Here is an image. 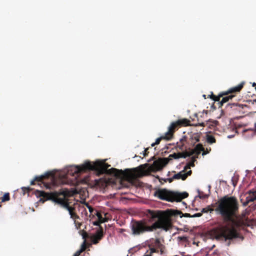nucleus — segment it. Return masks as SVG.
<instances>
[{
	"instance_id": "f257e3e1",
	"label": "nucleus",
	"mask_w": 256,
	"mask_h": 256,
	"mask_svg": "<svg viewBox=\"0 0 256 256\" xmlns=\"http://www.w3.org/2000/svg\"><path fill=\"white\" fill-rule=\"evenodd\" d=\"M216 204L218 206L215 208V211L222 217L225 222H230L232 225L231 228L227 226L220 228L217 232L216 238L224 239L225 241L239 238L240 234L236 228L242 226L243 222L234 218L238 212L239 208L236 198L225 196L219 199Z\"/></svg>"
},
{
	"instance_id": "a18cd8bd",
	"label": "nucleus",
	"mask_w": 256,
	"mask_h": 256,
	"mask_svg": "<svg viewBox=\"0 0 256 256\" xmlns=\"http://www.w3.org/2000/svg\"><path fill=\"white\" fill-rule=\"evenodd\" d=\"M203 96L204 97V98H206V95H205V94H204V95H203Z\"/></svg>"
},
{
	"instance_id": "7c9ffc66",
	"label": "nucleus",
	"mask_w": 256,
	"mask_h": 256,
	"mask_svg": "<svg viewBox=\"0 0 256 256\" xmlns=\"http://www.w3.org/2000/svg\"><path fill=\"white\" fill-rule=\"evenodd\" d=\"M74 224L76 228L78 230L80 228V226L82 225V224L80 222H76V220H74Z\"/></svg>"
},
{
	"instance_id": "0eeeda50",
	"label": "nucleus",
	"mask_w": 256,
	"mask_h": 256,
	"mask_svg": "<svg viewBox=\"0 0 256 256\" xmlns=\"http://www.w3.org/2000/svg\"><path fill=\"white\" fill-rule=\"evenodd\" d=\"M36 182H38L39 185L43 184L46 189L51 188L57 184L55 174L52 172H47L44 175L36 176L31 181L30 184H35Z\"/></svg>"
},
{
	"instance_id": "dca6fc26",
	"label": "nucleus",
	"mask_w": 256,
	"mask_h": 256,
	"mask_svg": "<svg viewBox=\"0 0 256 256\" xmlns=\"http://www.w3.org/2000/svg\"><path fill=\"white\" fill-rule=\"evenodd\" d=\"M103 237L102 230H99L97 232L96 234L94 236L92 242L94 244H96Z\"/></svg>"
},
{
	"instance_id": "ea45409f",
	"label": "nucleus",
	"mask_w": 256,
	"mask_h": 256,
	"mask_svg": "<svg viewBox=\"0 0 256 256\" xmlns=\"http://www.w3.org/2000/svg\"><path fill=\"white\" fill-rule=\"evenodd\" d=\"M174 180V178H173V176L172 178H169L168 179L169 182H172Z\"/></svg>"
},
{
	"instance_id": "e433bc0d",
	"label": "nucleus",
	"mask_w": 256,
	"mask_h": 256,
	"mask_svg": "<svg viewBox=\"0 0 256 256\" xmlns=\"http://www.w3.org/2000/svg\"><path fill=\"white\" fill-rule=\"evenodd\" d=\"M82 252L80 250H78L77 252H76L74 255V256H79Z\"/></svg>"
},
{
	"instance_id": "de8ad7c7",
	"label": "nucleus",
	"mask_w": 256,
	"mask_h": 256,
	"mask_svg": "<svg viewBox=\"0 0 256 256\" xmlns=\"http://www.w3.org/2000/svg\"><path fill=\"white\" fill-rule=\"evenodd\" d=\"M73 256H74V255Z\"/></svg>"
},
{
	"instance_id": "5701e85b",
	"label": "nucleus",
	"mask_w": 256,
	"mask_h": 256,
	"mask_svg": "<svg viewBox=\"0 0 256 256\" xmlns=\"http://www.w3.org/2000/svg\"><path fill=\"white\" fill-rule=\"evenodd\" d=\"M195 154V156L192 157L191 162L185 166V170H187L188 168H190V166H194V162L196 160V159L198 158L199 154Z\"/></svg>"
},
{
	"instance_id": "ddd939ff",
	"label": "nucleus",
	"mask_w": 256,
	"mask_h": 256,
	"mask_svg": "<svg viewBox=\"0 0 256 256\" xmlns=\"http://www.w3.org/2000/svg\"><path fill=\"white\" fill-rule=\"evenodd\" d=\"M218 123V122L217 120H208L204 122L200 123L198 125L203 126H207L211 130H214Z\"/></svg>"
},
{
	"instance_id": "4be33fe9",
	"label": "nucleus",
	"mask_w": 256,
	"mask_h": 256,
	"mask_svg": "<svg viewBox=\"0 0 256 256\" xmlns=\"http://www.w3.org/2000/svg\"><path fill=\"white\" fill-rule=\"evenodd\" d=\"M162 139H165V140H170V138L168 137V136L166 134H165V135L164 136H162L160 138H158L155 142L154 143H152V144H151V146H154L156 144H158L162 140Z\"/></svg>"
},
{
	"instance_id": "7ed1b4c3",
	"label": "nucleus",
	"mask_w": 256,
	"mask_h": 256,
	"mask_svg": "<svg viewBox=\"0 0 256 256\" xmlns=\"http://www.w3.org/2000/svg\"><path fill=\"white\" fill-rule=\"evenodd\" d=\"M202 148H203L201 145H196L195 148L191 150L190 152L185 151L182 152L174 153L170 154L168 158H158V160L154 162L151 166V168L154 170H161L172 159L186 158L188 156L193 155L194 154H200V151L202 150Z\"/></svg>"
},
{
	"instance_id": "6e6552de",
	"label": "nucleus",
	"mask_w": 256,
	"mask_h": 256,
	"mask_svg": "<svg viewBox=\"0 0 256 256\" xmlns=\"http://www.w3.org/2000/svg\"><path fill=\"white\" fill-rule=\"evenodd\" d=\"M190 120L186 118H182L172 122L168 127V131L166 133L171 139L174 132L181 126H186L190 124Z\"/></svg>"
},
{
	"instance_id": "2f4dec72",
	"label": "nucleus",
	"mask_w": 256,
	"mask_h": 256,
	"mask_svg": "<svg viewBox=\"0 0 256 256\" xmlns=\"http://www.w3.org/2000/svg\"><path fill=\"white\" fill-rule=\"evenodd\" d=\"M199 197L200 198H208V195L207 194H200V192H199Z\"/></svg>"
},
{
	"instance_id": "f704fd0d",
	"label": "nucleus",
	"mask_w": 256,
	"mask_h": 256,
	"mask_svg": "<svg viewBox=\"0 0 256 256\" xmlns=\"http://www.w3.org/2000/svg\"><path fill=\"white\" fill-rule=\"evenodd\" d=\"M87 206L89 210V211L92 214L94 211V208L90 206L87 204Z\"/></svg>"
},
{
	"instance_id": "4468645a",
	"label": "nucleus",
	"mask_w": 256,
	"mask_h": 256,
	"mask_svg": "<svg viewBox=\"0 0 256 256\" xmlns=\"http://www.w3.org/2000/svg\"><path fill=\"white\" fill-rule=\"evenodd\" d=\"M186 144H188V136H184L180 139L179 142H177L176 148L182 150L186 148V147L184 146Z\"/></svg>"
},
{
	"instance_id": "473e14b6",
	"label": "nucleus",
	"mask_w": 256,
	"mask_h": 256,
	"mask_svg": "<svg viewBox=\"0 0 256 256\" xmlns=\"http://www.w3.org/2000/svg\"><path fill=\"white\" fill-rule=\"evenodd\" d=\"M86 249V244H85V242H84L82 246H81V248L80 249V250L82 252L84 251Z\"/></svg>"
},
{
	"instance_id": "39448f33",
	"label": "nucleus",
	"mask_w": 256,
	"mask_h": 256,
	"mask_svg": "<svg viewBox=\"0 0 256 256\" xmlns=\"http://www.w3.org/2000/svg\"><path fill=\"white\" fill-rule=\"evenodd\" d=\"M110 166L102 161H96L93 164L88 162L82 166H76L74 173L78 174L88 170H96L100 173H104Z\"/></svg>"
},
{
	"instance_id": "f8f14e48",
	"label": "nucleus",
	"mask_w": 256,
	"mask_h": 256,
	"mask_svg": "<svg viewBox=\"0 0 256 256\" xmlns=\"http://www.w3.org/2000/svg\"><path fill=\"white\" fill-rule=\"evenodd\" d=\"M200 136L198 134H193L190 136V138H188V144L192 146H194L196 143L200 141Z\"/></svg>"
},
{
	"instance_id": "20e7f679",
	"label": "nucleus",
	"mask_w": 256,
	"mask_h": 256,
	"mask_svg": "<svg viewBox=\"0 0 256 256\" xmlns=\"http://www.w3.org/2000/svg\"><path fill=\"white\" fill-rule=\"evenodd\" d=\"M35 194L39 197H42L46 200H50L52 201L60 204L65 208L70 213L74 211V208L70 206L66 198L68 196V192L66 191L60 192H46L44 191L36 190Z\"/></svg>"
},
{
	"instance_id": "aec40b11",
	"label": "nucleus",
	"mask_w": 256,
	"mask_h": 256,
	"mask_svg": "<svg viewBox=\"0 0 256 256\" xmlns=\"http://www.w3.org/2000/svg\"><path fill=\"white\" fill-rule=\"evenodd\" d=\"M94 214L96 216L99 222L101 223L108 222V218L106 217L107 214H104L105 217L104 218L100 212L96 210Z\"/></svg>"
},
{
	"instance_id": "a19ab883",
	"label": "nucleus",
	"mask_w": 256,
	"mask_h": 256,
	"mask_svg": "<svg viewBox=\"0 0 256 256\" xmlns=\"http://www.w3.org/2000/svg\"><path fill=\"white\" fill-rule=\"evenodd\" d=\"M232 184H233L234 186H236V183L234 182L233 180H232Z\"/></svg>"
},
{
	"instance_id": "79ce46f5",
	"label": "nucleus",
	"mask_w": 256,
	"mask_h": 256,
	"mask_svg": "<svg viewBox=\"0 0 256 256\" xmlns=\"http://www.w3.org/2000/svg\"><path fill=\"white\" fill-rule=\"evenodd\" d=\"M233 110L236 111V107H234L233 108H232Z\"/></svg>"
},
{
	"instance_id": "4c0bfd02",
	"label": "nucleus",
	"mask_w": 256,
	"mask_h": 256,
	"mask_svg": "<svg viewBox=\"0 0 256 256\" xmlns=\"http://www.w3.org/2000/svg\"><path fill=\"white\" fill-rule=\"evenodd\" d=\"M148 148H146L144 150V156H146L148 155Z\"/></svg>"
},
{
	"instance_id": "2eb2a0df",
	"label": "nucleus",
	"mask_w": 256,
	"mask_h": 256,
	"mask_svg": "<svg viewBox=\"0 0 256 256\" xmlns=\"http://www.w3.org/2000/svg\"><path fill=\"white\" fill-rule=\"evenodd\" d=\"M147 166V164L146 165H140L138 167L134 168L133 170L136 173L137 176H142L147 172L146 170Z\"/></svg>"
},
{
	"instance_id": "c756f323",
	"label": "nucleus",
	"mask_w": 256,
	"mask_h": 256,
	"mask_svg": "<svg viewBox=\"0 0 256 256\" xmlns=\"http://www.w3.org/2000/svg\"><path fill=\"white\" fill-rule=\"evenodd\" d=\"M214 210L213 209H212V208H210L209 207H208V208H204L202 209V213H206V212H211L212 211H213Z\"/></svg>"
},
{
	"instance_id": "9b49d317",
	"label": "nucleus",
	"mask_w": 256,
	"mask_h": 256,
	"mask_svg": "<svg viewBox=\"0 0 256 256\" xmlns=\"http://www.w3.org/2000/svg\"><path fill=\"white\" fill-rule=\"evenodd\" d=\"M162 212H166L168 214V218L170 222V226L168 227V229L172 226L170 217L172 216H180V218L183 216L186 218H192V215H191L190 214L185 213L184 214L181 211L178 210H170L166 211H162Z\"/></svg>"
},
{
	"instance_id": "f03ea898",
	"label": "nucleus",
	"mask_w": 256,
	"mask_h": 256,
	"mask_svg": "<svg viewBox=\"0 0 256 256\" xmlns=\"http://www.w3.org/2000/svg\"><path fill=\"white\" fill-rule=\"evenodd\" d=\"M146 216L154 220H158L151 226L147 224L144 220H134L130 224L132 233L134 236H138L146 232H151L158 228H162L166 230H168L170 222L168 218V214L166 212H162L161 210H147L146 211Z\"/></svg>"
},
{
	"instance_id": "72a5a7b5",
	"label": "nucleus",
	"mask_w": 256,
	"mask_h": 256,
	"mask_svg": "<svg viewBox=\"0 0 256 256\" xmlns=\"http://www.w3.org/2000/svg\"><path fill=\"white\" fill-rule=\"evenodd\" d=\"M202 216V212H198L192 215V218L200 217Z\"/></svg>"
},
{
	"instance_id": "b1692460",
	"label": "nucleus",
	"mask_w": 256,
	"mask_h": 256,
	"mask_svg": "<svg viewBox=\"0 0 256 256\" xmlns=\"http://www.w3.org/2000/svg\"><path fill=\"white\" fill-rule=\"evenodd\" d=\"M248 194L252 198L250 199L251 201H254L256 200V190H251L248 192Z\"/></svg>"
},
{
	"instance_id": "393cba45",
	"label": "nucleus",
	"mask_w": 256,
	"mask_h": 256,
	"mask_svg": "<svg viewBox=\"0 0 256 256\" xmlns=\"http://www.w3.org/2000/svg\"><path fill=\"white\" fill-rule=\"evenodd\" d=\"M10 200V194L8 192L5 193L3 196L0 198V202H5Z\"/></svg>"
},
{
	"instance_id": "c85d7f7f",
	"label": "nucleus",
	"mask_w": 256,
	"mask_h": 256,
	"mask_svg": "<svg viewBox=\"0 0 256 256\" xmlns=\"http://www.w3.org/2000/svg\"><path fill=\"white\" fill-rule=\"evenodd\" d=\"M199 144L201 145L202 146V148H202V150L200 151V152H202V156L206 155V154H208L209 152V151L208 150V148H206V150H204V148L203 147V146H202V144H198L197 145H199Z\"/></svg>"
},
{
	"instance_id": "58836bf2",
	"label": "nucleus",
	"mask_w": 256,
	"mask_h": 256,
	"mask_svg": "<svg viewBox=\"0 0 256 256\" xmlns=\"http://www.w3.org/2000/svg\"><path fill=\"white\" fill-rule=\"evenodd\" d=\"M215 96H216L214 95L212 93L210 95H209V97L213 100L214 99Z\"/></svg>"
},
{
	"instance_id": "c03bdc74",
	"label": "nucleus",
	"mask_w": 256,
	"mask_h": 256,
	"mask_svg": "<svg viewBox=\"0 0 256 256\" xmlns=\"http://www.w3.org/2000/svg\"><path fill=\"white\" fill-rule=\"evenodd\" d=\"M230 244V241H229L228 242V246H229Z\"/></svg>"
},
{
	"instance_id": "423d86ee",
	"label": "nucleus",
	"mask_w": 256,
	"mask_h": 256,
	"mask_svg": "<svg viewBox=\"0 0 256 256\" xmlns=\"http://www.w3.org/2000/svg\"><path fill=\"white\" fill-rule=\"evenodd\" d=\"M155 196L162 200L168 202H180L187 198L188 194L186 192H178L169 191L166 189L158 190L155 192Z\"/></svg>"
},
{
	"instance_id": "6ab92c4d",
	"label": "nucleus",
	"mask_w": 256,
	"mask_h": 256,
	"mask_svg": "<svg viewBox=\"0 0 256 256\" xmlns=\"http://www.w3.org/2000/svg\"><path fill=\"white\" fill-rule=\"evenodd\" d=\"M246 106L245 104H239L238 103H229L227 104L226 107L233 108L234 107H236V111L240 112L242 109L244 108V107H246Z\"/></svg>"
},
{
	"instance_id": "a878e982",
	"label": "nucleus",
	"mask_w": 256,
	"mask_h": 256,
	"mask_svg": "<svg viewBox=\"0 0 256 256\" xmlns=\"http://www.w3.org/2000/svg\"><path fill=\"white\" fill-rule=\"evenodd\" d=\"M207 142L210 144H213L216 142V139L212 135H208L207 136Z\"/></svg>"
},
{
	"instance_id": "9d476101",
	"label": "nucleus",
	"mask_w": 256,
	"mask_h": 256,
	"mask_svg": "<svg viewBox=\"0 0 256 256\" xmlns=\"http://www.w3.org/2000/svg\"><path fill=\"white\" fill-rule=\"evenodd\" d=\"M244 84V82H242L240 84H239L238 86L232 88L226 92H222L220 93L218 96H215L214 99V100L215 102H220V98L224 96L228 95L229 94L234 93L236 92H240V90L243 88Z\"/></svg>"
},
{
	"instance_id": "412c9836",
	"label": "nucleus",
	"mask_w": 256,
	"mask_h": 256,
	"mask_svg": "<svg viewBox=\"0 0 256 256\" xmlns=\"http://www.w3.org/2000/svg\"><path fill=\"white\" fill-rule=\"evenodd\" d=\"M184 170L181 171L173 176V178L174 180L182 179L184 180L186 178V176L184 174Z\"/></svg>"
},
{
	"instance_id": "bb28decb",
	"label": "nucleus",
	"mask_w": 256,
	"mask_h": 256,
	"mask_svg": "<svg viewBox=\"0 0 256 256\" xmlns=\"http://www.w3.org/2000/svg\"><path fill=\"white\" fill-rule=\"evenodd\" d=\"M251 198H252L250 195L249 194L248 196L246 198V201L243 203L244 206H246L250 202H252L253 201H251L250 200Z\"/></svg>"
},
{
	"instance_id": "37998d69",
	"label": "nucleus",
	"mask_w": 256,
	"mask_h": 256,
	"mask_svg": "<svg viewBox=\"0 0 256 256\" xmlns=\"http://www.w3.org/2000/svg\"><path fill=\"white\" fill-rule=\"evenodd\" d=\"M252 86H256V83H254V84H252Z\"/></svg>"
},
{
	"instance_id": "f3484780",
	"label": "nucleus",
	"mask_w": 256,
	"mask_h": 256,
	"mask_svg": "<svg viewBox=\"0 0 256 256\" xmlns=\"http://www.w3.org/2000/svg\"><path fill=\"white\" fill-rule=\"evenodd\" d=\"M233 93L229 94L228 95H225L222 96V100L220 102V106H222L224 104L228 102L230 100H232L234 97L235 96V95L232 94Z\"/></svg>"
},
{
	"instance_id": "c9c22d12",
	"label": "nucleus",
	"mask_w": 256,
	"mask_h": 256,
	"mask_svg": "<svg viewBox=\"0 0 256 256\" xmlns=\"http://www.w3.org/2000/svg\"><path fill=\"white\" fill-rule=\"evenodd\" d=\"M192 173V172L191 170H190L189 171H188L187 172L185 173L184 172V174L186 176V178L189 176H190L191 174Z\"/></svg>"
},
{
	"instance_id": "49530a36",
	"label": "nucleus",
	"mask_w": 256,
	"mask_h": 256,
	"mask_svg": "<svg viewBox=\"0 0 256 256\" xmlns=\"http://www.w3.org/2000/svg\"><path fill=\"white\" fill-rule=\"evenodd\" d=\"M247 130H244L243 132H246Z\"/></svg>"
},
{
	"instance_id": "1a4fd4ad",
	"label": "nucleus",
	"mask_w": 256,
	"mask_h": 256,
	"mask_svg": "<svg viewBox=\"0 0 256 256\" xmlns=\"http://www.w3.org/2000/svg\"><path fill=\"white\" fill-rule=\"evenodd\" d=\"M110 174H113L114 176L118 178H132L135 176V174L130 172V170L126 169L124 170H118L115 168H112L108 170Z\"/></svg>"
},
{
	"instance_id": "a211bd4d",
	"label": "nucleus",
	"mask_w": 256,
	"mask_h": 256,
	"mask_svg": "<svg viewBox=\"0 0 256 256\" xmlns=\"http://www.w3.org/2000/svg\"><path fill=\"white\" fill-rule=\"evenodd\" d=\"M233 93L229 94L228 95H225L222 96V100L220 102V106H222L224 104L228 102L230 100H232L234 97L235 96V95L232 94Z\"/></svg>"
},
{
	"instance_id": "cd10ccee",
	"label": "nucleus",
	"mask_w": 256,
	"mask_h": 256,
	"mask_svg": "<svg viewBox=\"0 0 256 256\" xmlns=\"http://www.w3.org/2000/svg\"><path fill=\"white\" fill-rule=\"evenodd\" d=\"M70 218L74 220L79 218V216H78L74 211H72V213H70Z\"/></svg>"
}]
</instances>
